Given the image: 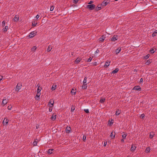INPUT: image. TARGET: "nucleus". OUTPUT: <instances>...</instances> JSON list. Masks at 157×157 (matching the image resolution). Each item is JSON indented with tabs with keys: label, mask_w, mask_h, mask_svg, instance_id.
I'll list each match as a JSON object with an SVG mask.
<instances>
[{
	"label": "nucleus",
	"mask_w": 157,
	"mask_h": 157,
	"mask_svg": "<svg viewBox=\"0 0 157 157\" xmlns=\"http://www.w3.org/2000/svg\"><path fill=\"white\" fill-rule=\"evenodd\" d=\"M54 101L52 99H50L48 103L49 107H52L53 105Z\"/></svg>",
	"instance_id": "nucleus-3"
},
{
	"label": "nucleus",
	"mask_w": 157,
	"mask_h": 157,
	"mask_svg": "<svg viewBox=\"0 0 157 157\" xmlns=\"http://www.w3.org/2000/svg\"><path fill=\"white\" fill-rule=\"evenodd\" d=\"M52 108V107H49V111L50 112H51L52 111V108Z\"/></svg>",
	"instance_id": "nucleus-51"
},
{
	"label": "nucleus",
	"mask_w": 157,
	"mask_h": 157,
	"mask_svg": "<svg viewBox=\"0 0 157 157\" xmlns=\"http://www.w3.org/2000/svg\"><path fill=\"white\" fill-rule=\"evenodd\" d=\"M54 151V150L53 149H49L48 150V153L50 154H51L53 153V151Z\"/></svg>",
	"instance_id": "nucleus-22"
},
{
	"label": "nucleus",
	"mask_w": 157,
	"mask_h": 157,
	"mask_svg": "<svg viewBox=\"0 0 157 157\" xmlns=\"http://www.w3.org/2000/svg\"><path fill=\"white\" fill-rule=\"evenodd\" d=\"M143 78H141L140 79V82H143Z\"/></svg>",
	"instance_id": "nucleus-58"
},
{
	"label": "nucleus",
	"mask_w": 157,
	"mask_h": 157,
	"mask_svg": "<svg viewBox=\"0 0 157 157\" xmlns=\"http://www.w3.org/2000/svg\"><path fill=\"white\" fill-rule=\"evenodd\" d=\"M56 115L53 114L52 116L51 117V119L53 121L56 120Z\"/></svg>",
	"instance_id": "nucleus-16"
},
{
	"label": "nucleus",
	"mask_w": 157,
	"mask_h": 157,
	"mask_svg": "<svg viewBox=\"0 0 157 157\" xmlns=\"http://www.w3.org/2000/svg\"><path fill=\"white\" fill-rule=\"evenodd\" d=\"M81 60L80 58H78L75 60V62L76 63H78Z\"/></svg>",
	"instance_id": "nucleus-32"
},
{
	"label": "nucleus",
	"mask_w": 157,
	"mask_h": 157,
	"mask_svg": "<svg viewBox=\"0 0 157 157\" xmlns=\"http://www.w3.org/2000/svg\"><path fill=\"white\" fill-rule=\"evenodd\" d=\"M115 134H113V132H112L111 134L110 137L112 138H113L115 137Z\"/></svg>",
	"instance_id": "nucleus-36"
},
{
	"label": "nucleus",
	"mask_w": 157,
	"mask_h": 157,
	"mask_svg": "<svg viewBox=\"0 0 157 157\" xmlns=\"http://www.w3.org/2000/svg\"><path fill=\"white\" fill-rule=\"evenodd\" d=\"M144 117V114H142L140 116V117L143 118Z\"/></svg>",
	"instance_id": "nucleus-46"
},
{
	"label": "nucleus",
	"mask_w": 157,
	"mask_h": 157,
	"mask_svg": "<svg viewBox=\"0 0 157 157\" xmlns=\"http://www.w3.org/2000/svg\"><path fill=\"white\" fill-rule=\"evenodd\" d=\"M8 99H5L3 100L2 105L3 106H4L5 105H6L8 102Z\"/></svg>",
	"instance_id": "nucleus-5"
},
{
	"label": "nucleus",
	"mask_w": 157,
	"mask_h": 157,
	"mask_svg": "<svg viewBox=\"0 0 157 157\" xmlns=\"http://www.w3.org/2000/svg\"><path fill=\"white\" fill-rule=\"evenodd\" d=\"M120 113V112L119 109H117V110L116 113V115H118Z\"/></svg>",
	"instance_id": "nucleus-31"
},
{
	"label": "nucleus",
	"mask_w": 157,
	"mask_h": 157,
	"mask_svg": "<svg viewBox=\"0 0 157 157\" xmlns=\"http://www.w3.org/2000/svg\"><path fill=\"white\" fill-rule=\"evenodd\" d=\"M149 57V55H147L146 56H145L144 57V58L145 59H148Z\"/></svg>",
	"instance_id": "nucleus-43"
},
{
	"label": "nucleus",
	"mask_w": 157,
	"mask_h": 157,
	"mask_svg": "<svg viewBox=\"0 0 157 157\" xmlns=\"http://www.w3.org/2000/svg\"><path fill=\"white\" fill-rule=\"evenodd\" d=\"M154 135L155 134L154 132H150V138L151 139H152Z\"/></svg>",
	"instance_id": "nucleus-20"
},
{
	"label": "nucleus",
	"mask_w": 157,
	"mask_h": 157,
	"mask_svg": "<svg viewBox=\"0 0 157 157\" xmlns=\"http://www.w3.org/2000/svg\"><path fill=\"white\" fill-rule=\"evenodd\" d=\"M71 130V128L70 127H67L66 128V131L67 133H69Z\"/></svg>",
	"instance_id": "nucleus-15"
},
{
	"label": "nucleus",
	"mask_w": 157,
	"mask_h": 157,
	"mask_svg": "<svg viewBox=\"0 0 157 157\" xmlns=\"http://www.w3.org/2000/svg\"><path fill=\"white\" fill-rule=\"evenodd\" d=\"M87 86L86 84H83L82 86V88L83 89H85L87 88Z\"/></svg>",
	"instance_id": "nucleus-34"
},
{
	"label": "nucleus",
	"mask_w": 157,
	"mask_h": 157,
	"mask_svg": "<svg viewBox=\"0 0 157 157\" xmlns=\"http://www.w3.org/2000/svg\"><path fill=\"white\" fill-rule=\"evenodd\" d=\"M155 52L154 49H152L150 50V52L151 53H153Z\"/></svg>",
	"instance_id": "nucleus-39"
},
{
	"label": "nucleus",
	"mask_w": 157,
	"mask_h": 157,
	"mask_svg": "<svg viewBox=\"0 0 157 157\" xmlns=\"http://www.w3.org/2000/svg\"><path fill=\"white\" fill-rule=\"evenodd\" d=\"M56 85L53 84L52 87V90H55L56 89Z\"/></svg>",
	"instance_id": "nucleus-23"
},
{
	"label": "nucleus",
	"mask_w": 157,
	"mask_h": 157,
	"mask_svg": "<svg viewBox=\"0 0 157 157\" xmlns=\"http://www.w3.org/2000/svg\"><path fill=\"white\" fill-rule=\"evenodd\" d=\"M99 52V51L98 49H97V50L95 52V53H98Z\"/></svg>",
	"instance_id": "nucleus-52"
},
{
	"label": "nucleus",
	"mask_w": 157,
	"mask_h": 157,
	"mask_svg": "<svg viewBox=\"0 0 157 157\" xmlns=\"http://www.w3.org/2000/svg\"><path fill=\"white\" fill-rule=\"evenodd\" d=\"M9 120L8 119L5 118L3 121V124L4 125H7Z\"/></svg>",
	"instance_id": "nucleus-6"
},
{
	"label": "nucleus",
	"mask_w": 157,
	"mask_h": 157,
	"mask_svg": "<svg viewBox=\"0 0 157 157\" xmlns=\"http://www.w3.org/2000/svg\"><path fill=\"white\" fill-rule=\"evenodd\" d=\"M151 62V60H148L147 62L146 63V65H148L150 64Z\"/></svg>",
	"instance_id": "nucleus-35"
},
{
	"label": "nucleus",
	"mask_w": 157,
	"mask_h": 157,
	"mask_svg": "<svg viewBox=\"0 0 157 157\" xmlns=\"http://www.w3.org/2000/svg\"><path fill=\"white\" fill-rule=\"evenodd\" d=\"M3 78V77L2 76H0V81H1Z\"/></svg>",
	"instance_id": "nucleus-55"
},
{
	"label": "nucleus",
	"mask_w": 157,
	"mask_h": 157,
	"mask_svg": "<svg viewBox=\"0 0 157 157\" xmlns=\"http://www.w3.org/2000/svg\"><path fill=\"white\" fill-rule=\"evenodd\" d=\"M107 144V142H105L104 143V146H105Z\"/></svg>",
	"instance_id": "nucleus-54"
},
{
	"label": "nucleus",
	"mask_w": 157,
	"mask_h": 157,
	"mask_svg": "<svg viewBox=\"0 0 157 157\" xmlns=\"http://www.w3.org/2000/svg\"><path fill=\"white\" fill-rule=\"evenodd\" d=\"M105 98H101V99L99 101V102L101 103H103L105 101Z\"/></svg>",
	"instance_id": "nucleus-28"
},
{
	"label": "nucleus",
	"mask_w": 157,
	"mask_h": 157,
	"mask_svg": "<svg viewBox=\"0 0 157 157\" xmlns=\"http://www.w3.org/2000/svg\"><path fill=\"white\" fill-rule=\"evenodd\" d=\"M156 36V34L155 33H153L152 35V36H153V37H154L155 36Z\"/></svg>",
	"instance_id": "nucleus-50"
},
{
	"label": "nucleus",
	"mask_w": 157,
	"mask_h": 157,
	"mask_svg": "<svg viewBox=\"0 0 157 157\" xmlns=\"http://www.w3.org/2000/svg\"><path fill=\"white\" fill-rule=\"evenodd\" d=\"M84 111L87 113H88L89 112V110L88 109H84Z\"/></svg>",
	"instance_id": "nucleus-42"
},
{
	"label": "nucleus",
	"mask_w": 157,
	"mask_h": 157,
	"mask_svg": "<svg viewBox=\"0 0 157 157\" xmlns=\"http://www.w3.org/2000/svg\"><path fill=\"white\" fill-rule=\"evenodd\" d=\"M86 136H83V140L84 141L86 140Z\"/></svg>",
	"instance_id": "nucleus-48"
},
{
	"label": "nucleus",
	"mask_w": 157,
	"mask_h": 157,
	"mask_svg": "<svg viewBox=\"0 0 157 157\" xmlns=\"http://www.w3.org/2000/svg\"><path fill=\"white\" fill-rule=\"evenodd\" d=\"M154 33L156 34L157 33V30H155Z\"/></svg>",
	"instance_id": "nucleus-59"
},
{
	"label": "nucleus",
	"mask_w": 157,
	"mask_h": 157,
	"mask_svg": "<svg viewBox=\"0 0 157 157\" xmlns=\"http://www.w3.org/2000/svg\"><path fill=\"white\" fill-rule=\"evenodd\" d=\"M19 17L18 16L16 15L14 17V18L13 19V21L17 22L18 21Z\"/></svg>",
	"instance_id": "nucleus-11"
},
{
	"label": "nucleus",
	"mask_w": 157,
	"mask_h": 157,
	"mask_svg": "<svg viewBox=\"0 0 157 157\" xmlns=\"http://www.w3.org/2000/svg\"><path fill=\"white\" fill-rule=\"evenodd\" d=\"M101 7L100 6H98L96 8V11H98L101 10Z\"/></svg>",
	"instance_id": "nucleus-30"
},
{
	"label": "nucleus",
	"mask_w": 157,
	"mask_h": 157,
	"mask_svg": "<svg viewBox=\"0 0 157 157\" xmlns=\"http://www.w3.org/2000/svg\"><path fill=\"white\" fill-rule=\"evenodd\" d=\"M36 18H37V19H38L39 18V16L38 15H37L36 16Z\"/></svg>",
	"instance_id": "nucleus-56"
},
{
	"label": "nucleus",
	"mask_w": 157,
	"mask_h": 157,
	"mask_svg": "<svg viewBox=\"0 0 157 157\" xmlns=\"http://www.w3.org/2000/svg\"><path fill=\"white\" fill-rule=\"evenodd\" d=\"M40 94H41V93H38V92L37 93V94H36V100H38L39 99V98H40Z\"/></svg>",
	"instance_id": "nucleus-13"
},
{
	"label": "nucleus",
	"mask_w": 157,
	"mask_h": 157,
	"mask_svg": "<svg viewBox=\"0 0 157 157\" xmlns=\"http://www.w3.org/2000/svg\"><path fill=\"white\" fill-rule=\"evenodd\" d=\"M38 87V88L37 89V92L40 93V92L41 91V88L40 87V86L39 85V84L37 85V86Z\"/></svg>",
	"instance_id": "nucleus-14"
},
{
	"label": "nucleus",
	"mask_w": 157,
	"mask_h": 157,
	"mask_svg": "<svg viewBox=\"0 0 157 157\" xmlns=\"http://www.w3.org/2000/svg\"><path fill=\"white\" fill-rule=\"evenodd\" d=\"M133 89L136 90H141V88L139 86H135L133 88Z\"/></svg>",
	"instance_id": "nucleus-10"
},
{
	"label": "nucleus",
	"mask_w": 157,
	"mask_h": 157,
	"mask_svg": "<svg viewBox=\"0 0 157 157\" xmlns=\"http://www.w3.org/2000/svg\"><path fill=\"white\" fill-rule=\"evenodd\" d=\"M136 147L133 145H132L131 148V151H134L136 149Z\"/></svg>",
	"instance_id": "nucleus-17"
},
{
	"label": "nucleus",
	"mask_w": 157,
	"mask_h": 157,
	"mask_svg": "<svg viewBox=\"0 0 157 157\" xmlns=\"http://www.w3.org/2000/svg\"><path fill=\"white\" fill-rule=\"evenodd\" d=\"M5 25V21H3L2 22V26H4Z\"/></svg>",
	"instance_id": "nucleus-41"
},
{
	"label": "nucleus",
	"mask_w": 157,
	"mask_h": 157,
	"mask_svg": "<svg viewBox=\"0 0 157 157\" xmlns=\"http://www.w3.org/2000/svg\"><path fill=\"white\" fill-rule=\"evenodd\" d=\"M105 38L104 35H102V36L99 39L100 41L102 42Z\"/></svg>",
	"instance_id": "nucleus-12"
},
{
	"label": "nucleus",
	"mask_w": 157,
	"mask_h": 157,
	"mask_svg": "<svg viewBox=\"0 0 157 157\" xmlns=\"http://www.w3.org/2000/svg\"><path fill=\"white\" fill-rule=\"evenodd\" d=\"M150 147H148L145 150V152L146 153H148L150 152Z\"/></svg>",
	"instance_id": "nucleus-24"
},
{
	"label": "nucleus",
	"mask_w": 157,
	"mask_h": 157,
	"mask_svg": "<svg viewBox=\"0 0 157 157\" xmlns=\"http://www.w3.org/2000/svg\"><path fill=\"white\" fill-rule=\"evenodd\" d=\"M93 2L92 1H90V2L88 3V4L90 5H91L92 3Z\"/></svg>",
	"instance_id": "nucleus-53"
},
{
	"label": "nucleus",
	"mask_w": 157,
	"mask_h": 157,
	"mask_svg": "<svg viewBox=\"0 0 157 157\" xmlns=\"http://www.w3.org/2000/svg\"><path fill=\"white\" fill-rule=\"evenodd\" d=\"M8 29V27L7 26H5L4 28L3 29V31L4 32H6L7 31V29Z\"/></svg>",
	"instance_id": "nucleus-19"
},
{
	"label": "nucleus",
	"mask_w": 157,
	"mask_h": 157,
	"mask_svg": "<svg viewBox=\"0 0 157 157\" xmlns=\"http://www.w3.org/2000/svg\"><path fill=\"white\" fill-rule=\"evenodd\" d=\"M36 23L34 22L32 23V26H35L36 25Z\"/></svg>",
	"instance_id": "nucleus-45"
},
{
	"label": "nucleus",
	"mask_w": 157,
	"mask_h": 157,
	"mask_svg": "<svg viewBox=\"0 0 157 157\" xmlns=\"http://www.w3.org/2000/svg\"><path fill=\"white\" fill-rule=\"evenodd\" d=\"M92 59V58H91V57H90L87 60L88 62H90Z\"/></svg>",
	"instance_id": "nucleus-44"
},
{
	"label": "nucleus",
	"mask_w": 157,
	"mask_h": 157,
	"mask_svg": "<svg viewBox=\"0 0 157 157\" xmlns=\"http://www.w3.org/2000/svg\"><path fill=\"white\" fill-rule=\"evenodd\" d=\"M22 85L20 84H18L15 90L17 91H18L21 88Z\"/></svg>",
	"instance_id": "nucleus-4"
},
{
	"label": "nucleus",
	"mask_w": 157,
	"mask_h": 157,
	"mask_svg": "<svg viewBox=\"0 0 157 157\" xmlns=\"http://www.w3.org/2000/svg\"><path fill=\"white\" fill-rule=\"evenodd\" d=\"M109 123H110V124H113V122H112V121H110L109 120Z\"/></svg>",
	"instance_id": "nucleus-57"
},
{
	"label": "nucleus",
	"mask_w": 157,
	"mask_h": 157,
	"mask_svg": "<svg viewBox=\"0 0 157 157\" xmlns=\"http://www.w3.org/2000/svg\"><path fill=\"white\" fill-rule=\"evenodd\" d=\"M76 92V91H75V90H74V89H72L71 91V93L72 95H75V93Z\"/></svg>",
	"instance_id": "nucleus-26"
},
{
	"label": "nucleus",
	"mask_w": 157,
	"mask_h": 157,
	"mask_svg": "<svg viewBox=\"0 0 157 157\" xmlns=\"http://www.w3.org/2000/svg\"><path fill=\"white\" fill-rule=\"evenodd\" d=\"M121 141L123 142H124V140L123 139H122L121 140Z\"/></svg>",
	"instance_id": "nucleus-60"
},
{
	"label": "nucleus",
	"mask_w": 157,
	"mask_h": 157,
	"mask_svg": "<svg viewBox=\"0 0 157 157\" xmlns=\"http://www.w3.org/2000/svg\"><path fill=\"white\" fill-rule=\"evenodd\" d=\"M54 7L53 6H51L50 7V10L51 11H52L54 10Z\"/></svg>",
	"instance_id": "nucleus-38"
},
{
	"label": "nucleus",
	"mask_w": 157,
	"mask_h": 157,
	"mask_svg": "<svg viewBox=\"0 0 157 157\" xmlns=\"http://www.w3.org/2000/svg\"><path fill=\"white\" fill-rule=\"evenodd\" d=\"M109 2L108 0H105L102 2L101 5L103 6H105L108 4Z\"/></svg>",
	"instance_id": "nucleus-2"
},
{
	"label": "nucleus",
	"mask_w": 157,
	"mask_h": 157,
	"mask_svg": "<svg viewBox=\"0 0 157 157\" xmlns=\"http://www.w3.org/2000/svg\"><path fill=\"white\" fill-rule=\"evenodd\" d=\"M78 0H74V3H76L78 2Z\"/></svg>",
	"instance_id": "nucleus-49"
},
{
	"label": "nucleus",
	"mask_w": 157,
	"mask_h": 157,
	"mask_svg": "<svg viewBox=\"0 0 157 157\" xmlns=\"http://www.w3.org/2000/svg\"><path fill=\"white\" fill-rule=\"evenodd\" d=\"M121 48H118L116 51V53L117 54H118L121 51Z\"/></svg>",
	"instance_id": "nucleus-21"
},
{
	"label": "nucleus",
	"mask_w": 157,
	"mask_h": 157,
	"mask_svg": "<svg viewBox=\"0 0 157 157\" xmlns=\"http://www.w3.org/2000/svg\"><path fill=\"white\" fill-rule=\"evenodd\" d=\"M12 108V106H9L8 107V109L9 110H11Z\"/></svg>",
	"instance_id": "nucleus-47"
},
{
	"label": "nucleus",
	"mask_w": 157,
	"mask_h": 157,
	"mask_svg": "<svg viewBox=\"0 0 157 157\" xmlns=\"http://www.w3.org/2000/svg\"><path fill=\"white\" fill-rule=\"evenodd\" d=\"M75 109V107H74V106H72V107L71 108V111L72 112H73L74 110Z\"/></svg>",
	"instance_id": "nucleus-40"
},
{
	"label": "nucleus",
	"mask_w": 157,
	"mask_h": 157,
	"mask_svg": "<svg viewBox=\"0 0 157 157\" xmlns=\"http://www.w3.org/2000/svg\"><path fill=\"white\" fill-rule=\"evenodd\" d=\"M119 71V69L117 68H116L114 70H113L112 72V73L113 74H115L117 73V72Z\"/></svg>",
	"instance_id": "nucleus-25"
},
{
	"label": "nucleus",
	"mask_w": 157,
	"mask_h": 157,
	"mask_svg": "<svg viewBox=\"0 0 157 157\" xmlns=\"http://www.w3.org/2000/svg\"><path fill=\"white\" fill-rule=\"evenodd\" d=\"M86 80H87V78L85 77L84 78V80L83 81V84H85L86 83Z\"/></svg>",
	"instance_id": "nucleus-37"
},
{
	"label": "nucleus",
	"mask_w": 157,
	"mask_h": 157,
	"mask_svg": "<svg viewBox=\"0 0 157 157\" xmlns=\"http://www.w3.org/2000/svg\"><path fill=\"white\" fill-rule=\"evenodd\" d=\"M37 140H38L37 139H36L34 141V142L33 143V144L34 146H36L37 145Z\"/></svg>",
	"instance_id": "nucleus-27"
},
{
	"label": "nucleus",
	"mask_w": 157,
	"mask_h": 157,
	"mask_svg": "<svg viewBox=\"0 0 157 157\" xmlns=\"http://www.w3.org/2000/svg\"><path fill=\"white\" fill-rule=\"evenodd\" d=\"M52 47L50 45L48 47V48H47V51L48 52H49L51 51V50L52 49Z\"/></svg>",
	"instance_id": "nucleus-18"
},
{
	"label": "nucleus",
	"mask_w": 157,
	"mask_h": 157,
	"mask_svg": "<svg viewBox=\"0 0 157 157\" xmlns=\"http://www.w3.org/2000/svg\"><path fill=\"white\" fill-rule=\"evenodd\" d=\"M95 7V6L94 4L89 5L86 6V8L90 10H93Z\"/></svg>",
	"instance_id": "nucleus-1"
},
{
	"label": "nucleus",
	"mask_w": 157,
	"mask_h": 157,
	"mask_svg": "<svg viewBox=\"0 0 157 157\" xmlns=\"http://www.w3.org/2000/svg\"><path fill=\"white\" fill-rule=\"evenodd\" d=\"M36 49V46H34L32 48L31 51L33 52Z\"/></svg>",
	"instance_id": "nucleus-33"
},
{
	"label": "nucleus",
	"mask_w": 157,
	"mask_h": 157,
	"mask_svg": "<svg viewBox=\"0 0 157 157\" xmlns=\"http://www.w3.org/2000/svg\"><path fill=\"white\" fill-rule=\"evenodd\" d=\"M39 127V126L38 125L36 126V128H38Z\"/></svg>",
	"instance_id": "nucleus-61"
},
{
	"label": "nucleus",
	"mask_w": 157,
	"mask_h": 157,
	"mask_svg": "<svg viewBox=\"0 0 157 157\" xmlns=\"http://www.w3.org/2000/svg\"><path fill=\"white\" fill-rule=\"evenodd\" d=\"M35 35V33L34 31L31 32L29 35V37L30 38H33Z\"/></svg>",
	"instance_id": "nucleus-7"
},
{
	"label": "nucleus",
	"mask_w": 157,
	"mask_h": 157,
	"mask_svg": "<svg viewBox=\"0 0 157 157\" xmlns=\"http://www.w3.org/2000/svg\"><path fill=\"white\" fill-rule=\"evenodd\" d=\"M127 136V134L123 132L122 135V137L123 139H125Z\"/></svg>",
	"instance_id": "nucleus-29"
},
{
	"label": "nucleus",
	"mask_w": 157,
	"mask_h": 157,
	"mask_svg": "<svg viewBox=\"0 0 157 157\" xmlns=\"http://www.w3.org/2000/svg\"><path fill=\"white\" fill-rule=\"evenodd\" d=\"M118 36L117 35L114 36L111 39V41H115L117 39Z\"/></svg>",
	"instance_id": "nucleus-8"
},
{
	"label": "nucleus",
	"mask_w": 157,
	"mask_h": 157,
	"mask_svg": "<svg viewBox=\"0 0 157 157\" xmlns=\"http://www.w3.org/2000/svg\"><path fill=\"white\" fill-rule=\"evenodd\" d=\"M110 62L109 61H107L105 62V64L104 65V67L105 68H106L108 67L109 65H110Z\"/></svg>",
	"instance_id": "nucleus-9"
}]
</instances>
